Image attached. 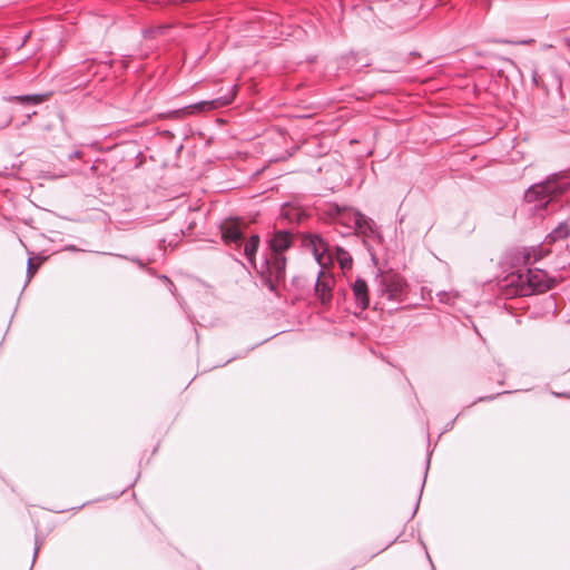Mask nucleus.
I'll return each instance as SVG.
<instances>
[{
  "mask_svg": "<svg viewBox=\"0 0 570 570\" xmlns=\"http://www.w3.org/2000/svg\"><path fill=\"white\" fill-rule=\"evenodd\" d=\"M551 394L556 397H566V399H570V392H554V391H551Z\"/></svg>",
  "mask_w": 570,
  "mask_h": 570,
  "instance_id": "19",
  "label": "nucleus"
},
{
  "mask_svg": "<svg viewBox=\"0 0 570 570\" xmlns=\"http://www.w3.org/2000/svg\"><path fill=\"white\" fill-rule=\"evenodd\" d=\"M525 278H529L528 268L525 271H518L517 273H511L507 277L508 286L513 287L512 294L517 296H530L533 295V289H530V282H527Z\"/></svg>",
  "mask_w": 570,
  "mask_h": 570,
  "instance_id": "8",
  "label": "nucleus"
},
{
  "mask_svg": "<svg viewBox=\"0 0 570 570\" xmlns=\"http://www.w3.org/2000/svg\"><path fill=\"white\" fill-rule=\"evenodd\" d=\"M501 393H498V395H500ZM495 397V395H490V396H483V397H480L479 401L480 402H483V401H492L493 399Z\"/></svg>",
  "mask_w": 570,
  "mask_h": 570,
  "instance_id": "22",
  "label": "nucleus"
},
{
  "mask_svg": "<svg viewBox=\"0 0 570 570\" xmlns=\"http://www.w3.org/2000/svg\"><path fill=\"white\" fill-rule=\"evenodd\" d=\"M532 80L533 82L538 86L539 85V75L537 72V70H533L532 71Z\"/></svg>",
  "mask_w": 570,
  "mask_h": 570,
  "instance_id": "21",
  "label": "nucleus"
},
{
  "mask_svg": "<svg viewBox=\"0 0 570 570\" xmlns=\"http://www.w3.org/2000/svg\"><path fill=\"white\" fill-rule=\"evenodd\" d=\"M336 259L342 269H350L352 267V256L342 247H336Z\"/></svg>",
  "mask_w": 570,
  "mask_h": 570,
  "instance_id": "15",
  "label": "nucleus"
},
{
  "mask_svg": "<svg viewBox=\"0 0 570 570\" xmlns=\"http://www.w3.org/2000/svg\"><path fill=\"white\" fill-rule=\"evenodd\" d=\"M293 244V235L288 230H276L268 240L269 253L261 264L258 274L269 292L277 294V287L285 282L286 257L284 255Z\"/></svg>",
  "mask_w": 570,
  "mask_h": 570,
  "instance_id": "1",
  "label": "nucleus"
},
{
  "mask_svg": "<svg viewBox=\"0 0 570 570\" xmlns=\"http://www.w3.org/2000/svg\"><path fill=\"white\" fill-rule=\"evenodd\" d=\"M570 188V175L560 171L547 177L546 180L530 186L524 198L528 203H535V207H547L549 203L563 195Z\"/></svg>",
  "mask_w": 570,
  "mask_h": 570,
  "instance_id": "2",
  "label": "nucleus"
},
{
  "mask_svg": "<svg viewBox=\"0 0 570 570\" xmlns=\"http://www.w3.org/2000/svg\"><path fill=\"white\" fill-rule=\"evenodd\" d=\"M352 293L355 308L362 313L370 306V295L367 283L363 278H356L352 284Z\"/></svg>",
  "mask_w": 570,
  "mask_h": 570,
  "instance_id": "9",
  "label": "nucleus"
},
{
  "mask_svg": "<svg viewBox=\"0 0 570 570\" xmlns=\"http://www.w3.org/2000/svg\"><path fill=\"white\" fill-rule=\"evenodd\" d=\"M80 156H81V151L76 150V151H73V153L69 154L68 159H69V160H72L73 158H78V157H80Z\"/></svg>",
  "mask_w": 570,
  "mask_h": 570,
  "instance_id": "20",
  "label": "nucleus"
},
{
  "mask_svg": "<svg viewBox=\"0 0 570 570\" xmlns=\"http://www.w3.org/2000/svg\"><path fill=\"white\" fill-rule=\"evenodd\" d=\"M29 37V35H27L24 38H23V41H22V45L27 41V38Z\"/></svg>",
  "mask_w": 570,
  "mask_h": 570,
  "instance_id": "26",
  "label": "nucleus"
},
{
  "mask_svg": "<svg viewBox=\"0 0 570 570\" xmlns=\"http://www.w3.org/2000/svg\"><path fill=\"white\" fill-rule=\"evenodd\" d=\"M348 219L353 223V229L365 237H375L379 235L377 226L372 218L366 217L361 212L350 213Z\"/></svg>",
  "mask_w": 570,
  "mask_h": 570,
  "instance_id": "6",
  "label": "nucleus"
},
{
  "mask_svg": "<svg viewBox=\"0 0 570 570\" xmlns=\"http://www.w3.org/2000/svg\"><path fill=\"white\" fill-rule=\"evenodd\" d=\"M132 262L137 263L140 267H145V264L138 258H131Z\"/></svg>",
  "mask_w": 570,
  "mask_h": 570,
  "instance_id": "23",
  "label": "nucleus"
},
{
  "mask_svg": "<svg viewBox=\"0 0 570 570\" xmlns=\"http://www.w3.org/2000/svg\"><path fill=\"white\" fill-rule=\"evenodd\" d=\"M436 297L440 303L453 305L458 297V293L441 291L436 293Z\"/></svg>",
  "mask_w": 570,
  "mask_h": 570,
  "instance_id": "17",
  "label": "nucleus"
},
{
  "mask_svg": "<svg viewBox=\"0 0 570 570\" xmlns=\"http://www.w3.org/2000/svg\"><path fill=\"white\" fill-rule=\"evenodd\" d=\"M258 246H259V236L258 235H252L244 246V256L256 268L257 272L259 268L256 267L255 255L258 249Z\"/></svg>",
  "mask_w": 570,
  "mask_h": 570,
  "instance_id": "13",
  "label": "nucleus"
},
{
  "mask_svg": "<svg viewBox=\"0 0 570 570\" xmlns=\"http://www.w3.org/2000/svg\"><path fill=\"white\" fill-rule=\"evenodd\" d=\"M236 91H237V86L233 85L225 95L219 96L212 100H203V101L196 102V104L189 106L188 108H191L196 111L202 112V111H206V110H214V109L229 106L234 101Z\"/></svg>",
  "mask_w": 570,
  "mask_h": 570,
  "instance_id": "4",
  "label": "nucleus"
},
{
  "mask_svg": "<svg viewBox=\"0 0 570 570\" xmlns=\"http://www.w3.org/2000/svg\"><path fill=\"white\" fill-rule=\"evenodd\" d=\"M524 261H525L527 264H530V254H527L524 256Z\"/></svg>",
  "mask_w": 570,
  "mask_h": 570,
  "instance_id": "24",
  "label": "nucleus"
},
{
  "mask_svg": "<svg viewBox=\"0 0 570 570\" xmlns=\"http://www.w3.org/2000/svg\"><path fill=\"white\" fill-rule=\"evenodd\" d=\"M350 213H358V210L348 207H342L337 204L331 205L328 208V214L333 216L338 224L353 229V223L348 219Z\"/></svg>",
  "mask_w": 570,
  "mask_h": 570,
  "instance_id": "12",
  "label": "nucleus"
},
{
  "mask_svg": "<svg viewBox=\"0 0 570 570\" xmlns=\"http://www.w3.org/2000/svg\"><path fill=\"white\" fill-rule=\"evenodd\" d=\"M335 281L331 274H326L323 271L318 273V277L315 283V295L323 305H328L332 301V292Z\"/></svg>",
  "mask_w": 570,
  "mask_h": 570,
  "instance_id": "7",
  "label": "nucleus"
},
{
  "mask_svg": "<svg viewBox=\"0 0 570 570\" xmlns=\"http://www.w3.org/2000/svg\"><path fill=\"white\" fill-rule=\"evenodd\" d=\"M304 242L306 246L312 248L313 255L320 265H324L323 258L325 255L331 258L330 245L321 236L308 235Z\"/></svg>",
  "mask_w": 570,
  "mask_h": 570,
  "instance_id": "11",
  "label": "nucleus"
},
{
  "mask_svg": "<svg viewBox=\"0 0 570 570\" xmlns=\"http://www.w3.org/2000/svg\"><path fill=\"white\" fill-rule=\"evenodd\" d=\"M39 265H35L32 258L30 257L27 262V279L30 281L36 274Z\"/></svg>",
  "mask_w": 570,
  "mask_h": 570,
  "instance_id": "18",
  "label": "nucleus"
},
{
  "mask_svg": "<svg viewBox=\"0 0 570 570\" xmlns=\"http://www.w3.org/2000/svg\"><path fill=\"white\" fill-rule=\"evenodd\" d=\"M222 239L225 244H235L236 247H240L244 234L242 230V224L238 219H226L220 225Z\"/></svg>",
  "mask_w": 570,
  "mask_h": 570,
  "instance_id": "5",
  "label": "nucleus"
},
{
  "mask_svg": "<svg viewBox=\"0 0 570 570\" xmlns=\"http://www.w3.org/2000/svg\"><path fill=\"white\" fill-rule=\"evenodd\" d=\"M570 235V228L568 224L560 223L553 230H551L547 238L549 243H554L560 239H564Z\"/></svg>",
  "mask_w": 570,
  "mask_h": 570,
  "instance_id": "14",
  "label": "nucleus"
},
{
  "mask_svg": "<svg viewBox=\"0 0 570 570\" xmlns=\"http://www.w3.org/2000/svg\"><path fill=\"white\" fill-rule=\"evenodd\" d=\"M47 95H23L14 99L23 105H39L46 99Z\"/></svg>",
  "mask_w": 570,
  "mask_h": 570,
  "instance_id": "16",
  "label": "nucleus"
},
{
  "mask_svg": "<svg viewBox=\"0 0 570 570\" xmlns=\"http://www.w3.org/2000/svg\"><path fill=\"white\" fill-rule=\"evenodd\" d=\"M38 551H39V547L37 546V547L35 548V557L37 556Z\"/></svg>",
  "mask_w": 570,
  "mask_h": 570,
  "instance_id": "25",
  "label": "nucleus"
},
{
  "mask_svg": "<svg viewBox=\"0 0 570 570\" xmlns=\"http://www.w3.org/2000/svg\"><path fill=\"white\" fill-rule=\"evenodd\" d=\"M376 294L387 302L400 304L403 302L406 288L404 278L394 272L380 273L376 278Z\"/></svg>",
  "mask_w": 570,
  "mask_h": 570,
  "instance_id": "3",
  "label": "nucleus"
},
{
  "mask_svg": "<svg viewBox=\"0 0 570 570\" xmlns=\"http://www.w3.org/2000/svg\"><path fill=\"white\" fill-rule=\"evenodd\" d=\"M529 278H525L527 282H530V289H533V294L543 293L551 288V281L548 277L547 273L542 269L528 268Z\"/></svg>",
  "mask_w": 570,
  "mask_h": 570,
  "instance_id": "10",
  "label": "nucleus"
}]
</instances>
